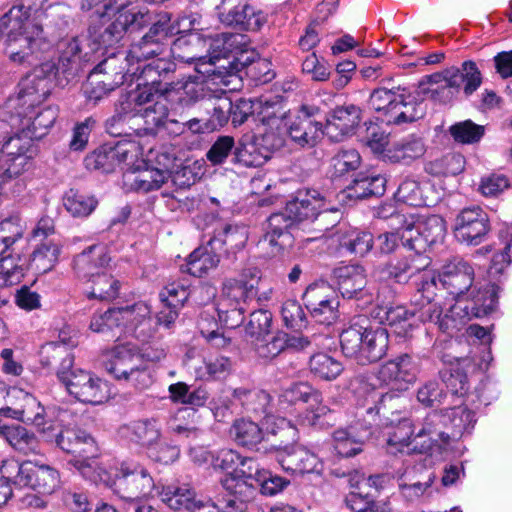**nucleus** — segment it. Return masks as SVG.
<instances>
[{
    "label": "nucleus",
    "instance_id": "1",
    "mask_svg": "<svg viewBox=\"0 0 512 512\" xmlns=\"http://www.w3.org/2000/svg\"><path fill=\"white\" fill-rule=\"evenodd\" d=\"M160 356L157 349L152 352L130 341L119 342L102 353L104 369L116 380L130 383L136 388L146 389L156 380Z\"/></svg>",
    "mask_w": 512,
    "mask_h": 512
},
{
    "label": "nucleus",
    "instance_id": "21",
    "mask_svg": "<svg viewBox=\"0 0 512 512\" xmlns=\"http://www.w3.org/2000/svg\"><path fill=\"white\" fill-rule=\"evenodd\" d=\"M333 277L341 295L348 299H373L372 293L365 288L367 285L366 269L359 264H350L337 267L333 270Z\"/></svg>",
    "mask_w": 512,
    "mask_h": 512
},
{
    "label": "nucleus",
    "instance_id": "44",
    "mask_svg": "<svg viewBox=\"0 0 512 512\" xmlns=\"http://www.w3.org/2000/svg\"><path fill=\"white\" fill-rule=\"evenodd\" d=\"M230 434L239 446L248 449L256 448L265 440V433L259 425L246 419L236 420L230 429Z\"/></svg>",
    "mask_w": 512,
    "mask_h": 512
},
{
    "label": "nucleus",
    "instance_id": "42",
    "mask_svg": "<svg viewBox=\"0 0 512 512\" xmlns=\"http://www.w3.org/2000/svg\"><path fill=\"white\" fill-rule=\"evenodd\" d=\"M95 195L79 189H69L63 197V205L73 217H87L98 206Z\"/></svg>",
    "mask_w": 512,
    "mask_h": 512
},
{
    "label": "nucleus",
    "instance_id": "5",
    "mask_svg": "<svg viewBox=\"0 0 512 512\" xmlns=\"http://www.w3.org/2000/svg\"><path fill=\"white\" fill-rule=\"evenodd\" d=\"M482 84V74L472 60L464 61L461 67H449L441 72L426 75L419 83L423 93L440 102H448L461 89L466 97L471 96Z\"/></svg>",
    "mask_w": 512,
    "mask_h": 512
},
{
    "label": "nucleus",
    "instance_id": "10",
    "mask_svg": "<svg viewBox=\"0 0 512 512\" xmlns=\"http://www.w3.org/2000/svg\"><path fill=\"white\" fill-rule=\"evenodd\" d=\"M219 21L241 31H258L268 21L267 14L245 0H212Z\"/></svg>",
    "mask_w": 512,
    "mask_h": 512
},
{
    "label": "nucleus",
    "instance_id": "2",
    "mask_svg": "<svg viewBox=\"0 0 512 512\" xmlns=\"http://www.w3.org/2000/svg\"><path fill=\"white\" fill-rule=\"evenodd\" d=\"M160 76L158 65L154 63L143 67L141 78L145 81L137 95L123 94L115 104L114 114L106 120L107 133L114 137H129L137 135L136 118L137 106L148 105L160 98Z\"/></svg>",
    "mask_w": 512,
    "mask_h": 512
},
{
    "label": "nucleus",
    "instance_id": "34",
    "mask_svg": "<svg viewBox=\"0 0 512 512\" xmlns=\"http://www.w3.org/2000/svg\"><path fill=\"white\" fill-rule=\"evenodd\" d=\"M386 179L380 174L359 173L347 187V197L351 199H365L381 196L385 192Z\"/></svg>",
    "mask_w": 512,
    "mask_h": 512
},
{
    "label": "nucleus",
    "instance_id": "12",
    "mask_svg": "<svg viewBox=\"0 0 512 512\" xmlns=\"http://www.w3.org/2000/svg\"><path fill=\"white\" fill-rule=\"evenodd\" d=\"M303 301L312 318L321 324L329 325L338 317L337 294L326 281L310 284L303 294Z\"/></svg>",
    "mask_w": 512,
    "mask_h": 512
},
{
    "label": "nucleus",
    "instance_id": "63",
    "mask_svg": "<svg viewBox=\"0 0 512 512\" xmlns=\"http://www.w3.org/2000/svg\"><path fill=\"white\" fill-rule=\"evenodd\" d=\"M436 290L437 283L434 273L429 271L421 274L417 290L411 299V303L414 306L413 311H417L435 300L437 298Z\"/></svg>",
    "mask_w": 512,
    "mask_h": 512
},
{
    "label": "nucleus",
    "instance_id": "8",
    "mask_svg": "<svg viewBox=\"0 0 512 512\" xmlns=\"http://www.w3.org/2000/svg\"><path fill=\"white\" fill-rule=\"evenodd\" d=\"M58 61H46L35 69L38 79L54 80L58 86L65 87L72 81L81 68L86 55H82L78 37L61 39L57 44Z\"/></svg>",
    "mask_w": 512,
    "mask_h": 512
},
{
    "label": "nucleus",
    "instance_id": "41",
    "mask_svg": "<svg viewBox=\"0 0 512 512\" xmlns=\"http://www.w3.org/2000/svg\"><path fill=\"white\" fill-rule=\"evenodd\" d=\"M204 108L210 117L207 119H198L199 123L204 122V126L201 127V132L213 131L224 126L229 118L231 109H233V103L228 97H219L208 99L204 103Z\"/></svg>",
    "mask_w": 512,
    "mask_h": 512
},
{
    "label": "nucleus",
    "instance_id": "33",
    "mask_svg": "<svg viewBox=\"0 0 512 512\" xmlns=\"http://www.w3.org/2000/svg\"><path fill=\"white\" fill-rule=\"evenodd\" d=\"M162 185L170 180L178 187L184 188L193 185L196 182L197 175L190 166L183 165L182 160L170 155L168 152L162 153Z\"/></svg>",
    "mask_w": 512,
    "mask_h": 512
},
{
    "label": "nucleus",
    "instance_id": "18",
    "mask_svg": "<svg viewBox=\"0 0 512 512\" xmlns=\"http://www.w3.org/2000/svg\"><path fill=\"white\" fill-rule=\"evenodd\" d=\"M150 23L149 13H134L121 7L116 18L99 34V42L104 46H113L122 39L125 32L139 31Z\"/></svg>",
    "mask_w": 512,
    "mask_h": 512
},
{
    "label": "nucleus",
    "instance_id": "27",
    "mask_svg": "<svg viewBox=\"0 0 512 512\" xmlns=\"http://www.w3.org/2000/svg\"><path fill=\"white\" fill-rule=\"evenodd\" d=\"M110 260L105 246L91 245L75 256L73 269L78 278L90 281L105 272Z\"/></svg>",
    "mask_w": 512,
    "mask_h": 512
},
{
    "label": "nucleus",
    "instance_id": "39",
    "mask_svg": "<svg viewBox=\"0 0 512 512\" xmlns=\"http://www.w3.org/2000/svg\"><path fill=\"white\" fill-rule=\"evenodd\" d=\"M448 437L450 440L460 439L469 433L476 422L475 413L466 406H457L444 410Z\"/></svg>",
    "mask_w": 512,
    "mask_h": 512
},
{
    "label": "nucleus",
    "instance_id": "60",
    "mask_svg": "<svg viewBox=\"0 0 512 512\" xmlns=\"http://www.w3.org/2000/svg\"><path fill=\"white\" fill-rule=\"evenodd\" d=\"M86 169L90 171H98L101 173H111L117 167L116 160L113 155L112 145L104 144L91 153L84 159Z\"/></svg>",
    "mask_w": 512,
    "mask_h": 512
},
{
    "label": "nucleus",
    "instance_id": "23",
    "mask_svg": "<svg viewBox=\"0 0 512 512\" xmlns=\"http://www.w3.org/2000/svg\"><path fill=\"white\" fill-rule=\"evenodd\" d=\"M123 436L146 449L148 456L158 461V441L160 439V424L157 418L142 419L127 424L121 428Z\"/></svg>",
    "mask_w": 512,
    "mask_h": 512
},
{
    "label": "nucleus",
    "instance_id": "56",
    "mask_svg": "<svg viewBox=\"0 0 512 512\" xmlns=\"http://www.w3.org/2000/svg\"><path fill=\"white\" fill-rule=\"evenodd\" d=\"M310 401L319 403L321 401V393L304 382L292 384L279 396V402L284 408L299 402L308 403Z\"/></svg>",
    "mask_w": 512,
    "mask_h": 512
},
{
    "label": "nucleus",
    "instance_id": "15",
    "mask_svg": "<svg viewBox=\"0 0 512 512\" xmlns=\"http://www.w3.org/2000/svg\"><path fill=\"white\" fill-rule=\"evenodd\" d=\"M362 121V110L354 104L336 106L326 116L325 135L340 142L353 135Z\"/></svg>",
    "mask_w": 512,
    "mask_h": 512
},
{
    "label": "nucleus",
    "instance_id": "57",
    "mask_svg": "<svg viewBox=\"0 0 512 512\" xmlns=\"http://www.w3.org/2000/svg\"><path fill=\"white\" fill-rule=\"evenodd\" d=\"M220 483L224 490L227 491L231 497H235L244 501H250L257 491L256 482L235 475L232 472L227 473L221 479Z\"/></svg>",
    "mask_w": 512,
    "mask_h": 512
},
{
    "label": "nucleus",
    "instance_id": "46",
    "mask_svg": "<svg viewBox=\"0 0 512 512\" xmlns=\"http://www.w3.org/2000/svg\"><path fill=\"white\" fill-rule=\"evenodd\" d=\"M244 47H247L245 36L242 34L222 33L213 39L210 48L221 63L227 64V59H232Z\"/></svg>",
    "mask_w": 512,
    "mask_h": 512
},
{
    "label": "nucleus",
    "instance_id": "4",
    "mask_svg": "<svg viewBox=\"0 0 512 512\" xmlns=\"http://www.w3.org/2000/svg\"><path fill=\"white\" fill-rule=\"evenodd\" d=\"M43 28L31 18L30 8L14 5L0 18V33L5 37V52L18 64L28 62Z\"/></svg>",
    "mask_w": 512,
    "mask_h": 512
},
{
    "label": "nucleus",
    "instance_id": "22",
    "mask_svg": "<svg viewBox=\"0 0 512 512\" xmlns=\"http://www.w3.org/2000/svg\"><path fill=\"white\" fill-rule=\"evenodd\" d=\"M158 152L151 148L147 154V160H142L145 168L136 165L132 170L124 171L123 186L127 191L148 193L160 188V170L149 167L148 162H157Z\"/></svg>",
    "mask_w": 512,
    "mask_h": 512
},
{
    "label": "nucleus",
    "instance_id": "6",
    "mask_svg": "<svg viewBox=\"0 0 512 512\" xmlns=\"http://www.w3.org/2000/svg\"><path fill=\"white\" fill-rule=\"evenodd\" d=\"M340 345L346 357L364 366L376 363L386 355L389 334L383 327H363L354 323L340 334Z\"/></svg>",
    "mask_w": 512,
    "mask_h": 512
},
{
    "label": "nucleus",
    "instance_id": "62",
    "mask_svg": "<svg viewBox=\"0 0 512 512\" xmlns=\"http://www.w3.org/2000/svg\"><path fill=\"white\" fill-rule=\"evenodd\" d=\"M465 159L457 153H449L440 159L429 162L425 170L429 174L439 175H458L464 170Z\"/></svg>",
    "mask_w": 512,
    "mask_h": 512
},
{
    "label": "nucleus",
    "instance_id": "43",
    "mask_svg": "<svg viewBox=\"0 0 512 512\" xmlns=\"http://www.w3.org/2000/svg\"><path fill=\"white\" fill-rule=\"evenodd\" d=\"M256 296L255 285L245 279L227 278L222 284L219 302L226 304L235 301L247 307L248 300Z\"/></svg>",
    "mask_w": 512,
    "mask_h": 512
},
{
    "label": "nucleus",
    "instance_id": "50",
    "mask_svg": "<svg viewBox=\"0 0 512 512\" xmlns=\"http://www.w3.org/2000/svg\"><path fill=\"white\" fill-rule=\"evenodd\" d=\"M4 435L8 443L19 453L28 456L39 450V442L33 433L20 425L7 426Z\"/></svg>",
    "mask_w": 512,
    "mask_h": 512
},
{
    "label": "nucleus",
    "instance_id": "36",
    "mask_svg": "<svg viewBox=\"0 0 512 512\" xmlns=\"http://www.w3.org/2000/svg\"><path fill=\"white\" fill-rule=\"evenodd\" d=\"M217 246L211 244V239L206 245L196 248L188 257V271L195 277H202L209 270L214 269L220 262V254Z\"/></svg>",
    "mask_w": 512,
    "mask_h": 512
},
{
    "label": "nucleus",
    "instance_id": "24",
    "mask_svg": "<svg viewBox=\"0 0 512 512\" xmlns=\"http://www.w3.org/2000/svg\"><path fill=\"white\" fill-rule=\"evenodd\" d=\"M287 131L292 142L300 148H313L325 134L322 123L314 120L305 106L290 121Z\"/></svg>",
    "mask_w": 512,
    "mask_h": 512
},
{
    "label": "nucleus",
    "instance_id": "11",
    "mask_svg": "<svg viewBox=\"0 0 512 512\" xmlns=\"http://www.w3.org/2000/svg\"><path fill=\"white\" fill-rule=\"evenodd\" d=\"M490 230L487 212L477 205L463 208L457 214L453 228L457 241L469 246H477L484 242Z\"/></svg>",
    "mask_w": 512,
    "mask_h": 512
},
{
    "label": "nucleus",
    "instance_id": "3",
    "mask_svg": "<svg viewBox=\"0 0 512 512\" xmlns=\"http://www.w3.org/2000/svg\"><path fill=\"white\" fill-rule=\"evenodd\" d=\"M0 474V506L12 496L13 487H29L40 494L51 495L60 484V475L55 468L29 460L22 463L3 461Z\"/></svg>",
    "mask_w": 512,
    "mask_h": 512
},
{
    "label": "nucleus",
    "instance_id": "48",
    "mask_svg": "<svg viewBox=\"0 0 512 512\" xmlns=\"http://www.w3.org/2000/svg\"><path fill=\"white\" fill-rule=\"evenodd\" d=\"M59 253V246L47 240L37 246L31 254L29 268L37 274H45L54 267L58 261Z\"/></svg>",
    "mask_w": 512,
    "mask_h": 512
},
{
    "label": "nucleus",
    "instance_id": "64",
    "mask_svg": "<svg viewBox=\"0 0 512 512\" xmlns=\"http://www.w3.org/2000/svg\"><path fill=\"white\" fill-rule=\"evenodd\" d=\"M361 156L355 149L341 150L331 159L332 175L341 177L360 167Z\"/></svg>",
    "mask_w": 512,
    "mask_h": 512
},
{
    "label": "nucleus",
    "instance_id": "30",
    "mask_svg": "<svg viewBox=\"0 0 512 512\" xmlns=\"http://www.w3.org/2000/svg\"><path fill=\"white\" fill-rule=\"evenodd\" d=\"M325 206V198L316 190L299 191L297 196L289 201L285 208L291 218L297 223L311 220L316 211Z\"/></svg>",
    "mask_w": 512,
    "mask_h": 512
},
{
    "label": "nucleus",
    "instance_id": "53",
    "mask_svg": "<svg viewBox=\"0 0 512 512\" xmlns=\"http://www.w3.org/2000/svg\"><path fill=\"white\" fill-rule=\"evenodd\" d=\"M232 161L244 167H260L268 161V156H265L257 141L240 140L235 145Z\"/></svg>",
    "mask_w": 512,
    "mask_h": 512
},
{
    "label": "nucleus",
    "instance_id": "59",
    "mask_svg": "<svg viewBox=\"0 0 512 512\" xmlns=\"http://www.w3.org/2000/svg\"><path fill=\"white\" fill-rule=\"evenodd\" d=\"M167 296L162 291V324L166 328H170L171 324L179 316V309L183 306V301L186 297L184 289H178L176 287L166 288Z\"/></svg>",
    "mask_w": 512,
    "mask_h": 512
},
{
    "label": "nucleus",
    "instance_id": "61",
    "mask_svg": "<svg viewBox=\"0 0 512 512\" xmlns=\"http://www.w3.org/2000/svg\"><path fill=\"white\" fill-rule=\"evenodd\" d=\"M112 151L116 165L126 166L125 171L132 170L142 155L140 144L134 140L118 141L115 145H112Z\"/></svg>",
    "mask_w": 512,
    "mask_h": 512
},
{
    "label": "nucleus",
    "instance_id": "58",
    "mask_svg": "<svg viewBox=\"0 0 512 512\" xmlns=\"http://www.w3.org/2000/svg\"><path fill=\"white\" fill-rule=\"evenodd\" d=\"M8 417L33 424L41 433L43 428H47L44 421V408L40 402L30 395L24 397V405L22 408L12 409L11 415H8Z\"/></svg>",
    "mask_w": 512,
    "mask_h": 512
},
{
    "label": "nucleus",
    "instance_id": "45",
    "mask_svg": "<svg viewBox=\"0 0 512 512\" xmlns=\"http://www.w3.org/2000/svg\"><path fill=\"white\" fill-rule=\"evenodd\" d=\"M428 184H421L413 178H405L399 185L395 197L397 201L414 207L431 206L433 201L425 194Z\"/></svg>",
    "mask_w": 512,
    "mask_h": 512
},
{
    "label": "nucleus",
    "instance_id": "47",
    "mask_svg": "<svg viewBox=\"0 0 512 512\" xmlns=\"http://www.w3.org/2000/svg\"><path fill=\"white\" fill-rule=\"evenodd\" d=\"M339 245L351 254L358 256L366 255L373 247V236L369 232L351 229L342 231L337 228Z\"/></svg>",
    "mask_w": 512,
    "mask_h": 512
},
{
    "label": "nucleus",
    "instance_id": "25",
    "mask_svg": "<svg viewBox=\"0 0 512 512\" xmlns=\"http://www.w3.org/2000/svg\"><path fill=\"white\" fill-rule=\"evenodd\" d=\"M277 460L285 471L293 474L320 473L322 470L317 455L299 445L281 449L277 453Z\"/></svg>",
    "mask_w": 512,
    "mask_h": 512
},
{
    "label": "nucleus",
    "instance_id": "19",
    "mask_svg": "<svg viewBox=\"0 0 512 512\" xmlns=\"http://www.w3.org/2000/svg\"><path fill=\"white\" fill-rule=\"evenodd\" d=\"M150 313L147 304L139 302L131 306L108 309L101 314H95L90 322V329L97 333L109 334L120 329L127 322L137 320V316Z\"/></svg>",
    "mask_w": 512,
    "mask_h": 512
},
{
    "label": "nucleus",
    "instance_id": "51",
    "mask_svg": "<svg viewBox=\"0 0 512 512\" xmlns=\"http://www.w3.org/2000/svg\"><path fill=\"white\" fill-rule=\"evenodd\" d=\"M89 75L96 76L106 87L113 90L122 85L125 78L124 68L115 56L101 61Z\"/></svg>",
    "mask_w": 512,
    "mask_h": 512
},
{
    "label": "nucleus",
    "instance_id": "16",
    "mask_svg": "<svg viewBox=\"0 0 512 512\" xmlns=\"http://www.w3.org/2000/svg\"><path fill=\"white\" fill-rule=\"evenodd\" d=\"M75 345L71 338H62L60 341L46 343L39 352L41 366L55 371L58 379L62 382L73 370L74 356L71 348Z\"/></svg>",
    "mask_w": 512,
    "mask_h": 512
},
{
    "label": "nucleus",
    "instance_id": "26",
    "mask_svg": "<svg viewBox=\"0 0 512 512\" xmlns=\"http://www.w3.org/2000/svg\"><path fill=\"white\" fill-rule=\"evenodd\" d=\"M416 375L417 364L407 353L387 361L379 369V378L400 390H406L416 380Z\"/></svg>",
    "mask_w": 512,
    "mask_h": 512
},
{
    "label": "nucleus",
    "instance_id": "29",
    "mask_svg": "<svg viewBox=\"0 0 512 512\" xmlns=\"http://www.w3.org/2000/svg\"><path fill=\"white\" fill-rule=\"evenodd\" d=\"M33 148V140L27 133L9 137L0 145V151L8 166L19 164V175L25 171L29 159L32 158Z\"/></svg>",
    "mask_w": 512,
    "mask_h": 512
},
{
    "label": "nucleus",
    "instance_id": "32",
    "mask_svg": "<svg viewBox=\"0 0 512 512\" xmlns=\"http://www.w3.org/2000/svg\"><path fill=\"white\" fill-rule=\"evenodd\" d=\"M502 276L503 275H497L492 277L489 274V277L496 280L498 283L489 282L477 290H472L470 294L472 301L471 310L474 316L483 317L495 310L498 304V295L502 291L500 285Z\"/></svg>",
    "mask_w": 512,
    "mask_h": 512
},
{
    "label": "nucleus",
    "instance_id": "13",
    "mask_svg": "<svg viewBox=\"0 0 512 512\" xmlns=\"http://www.w3.org/2000/svg\"><path fill=\"white\" fill-rule=\"evenodd\" d=\"M70 395L92 405L105 402L110 396L108 383L89 371L73 369L62 381Z\"/></svg>",
    "mask_w": 512,
    "mask_h": 512
},
{
    "label": "nucleus",
    "instance_id": "52",
    "mask_svg": "<svg viewBox=\"0 0 512 512\" xmlns=\"http://www.w3.org/2000/svg\"><path fill=\"white\" fill-rule=\"evenodd\" d=\"M386 324L394 334L399 337L408 338L411 336L413 326L410 322L414 311H409L402 305L387 307L384 311Z\"/></svg>",
    "mask_w": 512,
    "mask_h": 512
},
{
    "label": "nucleus",
    "instance_id": "7",
    "mask_svg": "<svg viewBox=\"0 0 512 512\" xmlns=\"http://www.w3.org/2000/svg\"><path fill=\"white\" fill-rule=\"evenodd\" d=\"M42 434L47 442H55L64 452L75 455L78 459L74 465L87 475L86 469L91 468L90 460L98 456L97 444L90 434L76 426L57 429L52 424L43 428Z\"/></svg>",
    "mask_w": 512,
    "mask_h": 512
},
{
    "label": "nucleus",
    "instance_id": "31",
    "mask_svg": "<svg viewBox=\"0 0 512 512\" xmlns=\"http://www.w3.org/2000/svg\"><path fill=\"white\" fill-rule=\"evenodd\" d=\"M401 89V86H381L371 92L369 106L378 113V118L382 122L392 124Z\"/></svg>",
    "mask_w": 512,
    "mask_h": 512
},
{
    "label": "nucleus",
    "instance_id": "54",
    "mask_svg": "<svg viewBox=\"0 0 512 512\" xmlns=\"http://www.w3.org/2000/svg\"><path fill=\"white\" fill-rule=\"evenodd\" d=\"M441 360L445 364H449V367H446L439 371V375L443 383L453 394H464L468 390V379L467 375L458 367H453L454 362L459 361L457 357H449L447 355H443Z\"/></svg>",
    "mask_w": 512,
    "mask_h": 512
},
{
    "label": "nucleus",
    "instance_id": "14",
    "mask_svg": "<svg viewBox=\"0 0 512 512\" xmlns=\"http://www.w3.org/2000/svg\"><path fill=\"white\" fill-rule=\"evenodd\" d=\"M430 258L420 252L407 249V253L378 267L377 273L381 280L392 279L397 283H405L416 274L429 272Z\"/></svg>",
    "mask_w": 512,
    "mask_h": 512
},
{
    "label": "nucleus",
    "instance_id": "38",
    "mask_svg": "<svg viewBox=\"0 0 512 512\" xmlns=\"http://www.w3.org/2000/svg\"><path fill=\"white\" fill-rule=\"evenodd\" d=\"M248 240V231L244 226L226 224L211 238V244L226 253H236L241 250Z\"/></svg>",
    "mask_w": 512,
    "mask_h": 512
},
{
    "label": "nucleus",
    "instance_id": "17",
    "mask_svg": "<svg viewBox=\"0 0 512 512\" xmlns=\"http://www.w3.org/2000/svg\"><path fill=\"white\" fill-rule=\"evenodd\" d=\"M295 225L290 214L283 211L272 214L268 218V227L265 235L259 241V246L266 250L268 256L278 255L286 246L292 244L290 229Z\"/></svg>",
    "mask_w": 512,
    "mask_h": 512
},
{
    "label": "nucleus",
    "instance_id": "55",
    "mask_svg": "<svg viewBox=\"0 0 512 512\" xmlns=\"http://www.w3.org/2000/svg\"><path fill=\"white\" fill-rule=\"evenodd\" d=\"M309 369L315 377L331 381L342 373L343 365L326 353H317L310 357Z\"/></svg>",
    "mask_w": 512,
    "mask_h": 512
},
{
    "label": "nucleus",
    "instance_id": "20",
    "mask_svg": "<svg viewBox=\"0 0 512 512\" xmlns=\"http://www.w3.org/2000/svg\"><path fill=\"white\" fill-rule=\"evenodd\" d=\"M440 281L449 294L459 298L471 288L474 269L464 259L453 257L442 266Z\"/></svg>",
    "mask_w": 512,
    "mask_h": 512
},
{
    "label": "nucleus",
    "instance_id": "35",
    "mask_svg": "<svg viewBox=\"0 0 512 512\" xmlns=\"http://www.w3.org/2000/svg\"><path fill=\"white\" fill-rule=\"evenodd\" d=\"M426 148L421 138L410 135L391 145L386 153V160L392 163L409 164L422 157Z\"/></svg>",
    "mask_w": 512,
    "mask_h": 512
},
{
    "label": "nucleus",
    "instance_id": "37",
    "mask_svg": "<svg viewBox=\"0 0 512 512\" xmlns=\"http://www.w3.org/2000/svg\"><path fill=\"white\" fill-rule=\"evenodd\" d=\"M192 90L193 85L184 80L165 83V87L162 88V98L167 102L165 109L173 112L175 115L183 112L193 102V98L190 95Z\"/></svg>",
    "mask_w": 512,
    "mask_h": 512
},
{
    "label": "nucleus",
    "instance_id": "49",
    "mask_svg": "<svg viewBox=\"0 0 512 512\" xmlns=\"http://www.w3.org/2000/svg\"><path fill=\"white\" fill-rule=\"evenodd\" d=\"M423 436H428L435 443H449L444 411H433L423 419L421 427L415 434V438Z\"/></svg>",
    "mask_w": 512,
    "mask_h": 512
},
{
    "label": "nucleus",
    "instance_id": "9",
    "mask_svg": "<svg viewBox=\"0 0 512 512\" xmlns=\"http://www.w3.org/2000/svg\"><path fill=\"white\" fill-rule=\"evenodd\" d=\"M445 234V221L438 215L411 218L402 226L401 243L406 249L424 254L428 247L441 242Z\"/></svg>",
    "mask_w": 512,
    "mask_h": 512
},
{
    "label": "nucleus",
    "instance_id": "28",
    "mask_svg": "<svg viewBox=\"0 0 512 512\" xmlns=\"http://www.w3.org/2000/svg\"><path fill=\"white\" fill-rule=\"evenodd\" d=\"M115 491L125 499H135L148 494L154 487L152 477L145 470L127 471L121 469V475L114 481Z\"/></svg>",
    "mask_w": 512,
    "mask_h": 512
},
{
    "label": "nucleus",
    "instance_id": "40",
    "mask_svg": "<svg viewBox=\"0 0 512 512\" xmlns=\"http://www.w3.org/2000/svg\"><path fill=\"white\" fill-rule=\"evenodd\" d=\"M395 111L397 112L392 124L401 125L423 118L426 107L423 101L418 100L406 88L402 87Z\"/></svg>",
    "mask_w": 512,
    "mask_h": 512
}]
</instances>
